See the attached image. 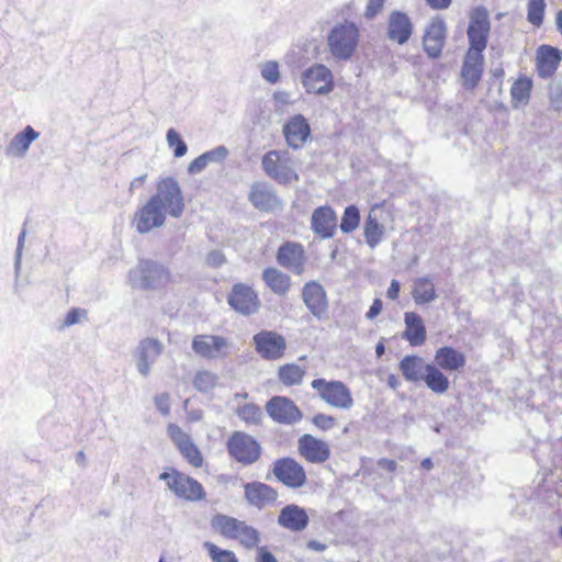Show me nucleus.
I'll return each instance as SVG.
<instances>
[{
  "instance_id": "8",
  "label": "nucleus",
  "mask_w": 562,
  "mask_h": 562,
  "mask_svg": "<svg viewBox=\"0 0 562 562\" xmlns=\"http://www.w3.org/2000/svg\"><path fill=\"white\" fill-rule=\"evenodd\" d=\"M490 30L491 22L487 10L482 7L474 9L467 32L470 45L468 52L475 55L476 53L482 54L486 48Z\"/></svg>"
},
{
  "instance_id": "20",
  "label": "nucleus",
  "mask_w": 562,
  "mask_h": 562,
  "mask_svg": "<svg viewBox=\"0 0 562 562\" xmlns=\"http://www.w3.org/2000/svg\"><path fill=\"white\" fill-rule=\"evenodd\" d=\"M300 454L311 463H323L330 456L329 445L321 439L305 434L299 439Z\"/></svg>"
},
{
  "instance_id": "15",
  "label": "nucleus",
  "mask_w": 562,
  "mask_h": 562,
  "mask_svg": "<svg viewBox=\"0 0 562 562\" xmlns=\"http://www.w3.org/2000/svg\"><path fill=\"white\" fill-rule=\"evenodd\" d=\"M167 432L181 456L194 468L203 464V456L191 437L176 424H169Z\"/></svg>"
},
{
  "instance_id": "42",
  "label": "nucleus",
  "mask_w": 562,
  "mask_h": 562,
  "mask_svg": "<svg viewBox=\"0 0 562 562\" xmlns=\"http://www.w3.org/2000/svg\"><path fill=\"white\" fill-rule=\"evenodd\" d=\"M218 382V375L210 370H199L193 379V386L202 393L211 392Z\"/></svg>"
},
{
  "instance_id": "9",
  "label": "nucleus",
  "mask_w": 562,
  "mask_h": 562,
  "mask_svg": "<svg viewBox=\"0 0 562 562\" xmlns=\"http://www.w3.org/2000/svg\"><path fill=\"white\" fill-rule=\"evenodd\" d=\"M226 446L229 456L245 465L255 463L261 454V447L258 441L241 431L233 432Z\"/></svg>"
},
{
  "instance_id": "46",
  "label": "nucleus",
  "mask_w": 562,
  "mask_h": 562,
  "mask_svg": "<svg viewBox=\"0 0 562 562\" xmlns=\"http://www.w3.org/2000/svg\"><path fill=\"white\" fill-rule=\"evenodd\" d=\"M359 222L360 215L358 209L355 205H350L346 207L344 212L340 223V229L344 233H351L358 227Z\"/></svg>"
},
{
  "instance_id": "64",
  "label": "nucleus",
  "mask_w": 562,
  "mask_h": 562,
  "mask_svg": "<svg viewBox=\"0 0 562 562\" xmlns=\"http://www.w3.org/2000/svg\"><path fill=\"white\" fill-rule=\"evenodd\" d=\"M203 417V412L201 409H191L188 412V420L191 423H195L201 420Z\"/></svg>"
},
{
  "instance_id": "11",
  "label": "nucleus",
  "mask_w": 562,
  "mask_h": 562,
  "mask_svg": "<svg viewBox=\"0 0 562 562\" xmlns=\"http://www.w3.org/2000/svg\"><path fill=\"white\" fill-rule=\"evenodd\" d=\"M164 344L157 338L142 339L132 352L137 372L147 378L153 370V366L164 352Z\"/></svg>"
},
{
  "instance_id": "34",
  "label": "nucleus",
  "mask_w": 562,
  "mask_h": 562,
  "mask_svg": "<svg viewBox=\"0 0 562 562\" xmlns=\"http://www.w3.org/2000/svg\"><path fill=\"white\" fill-rule=\"evenodd\" d=\"M228 155V149L225 146H217L214 149L203 153L188 166L190 175H198L202 172L210 164H220Z\"/></svg>"
},
{
  "instance_id": "22",
  "label": "nucleus",
  "mask_w": 562,
  "mask_h": 562,
  "mask_svg": "<svg viewBox=\"0 0 562 562\" xmlns=\"http://www.w3.org/2000/svg\"><path fill=\"white\" fill-rule=\"evenodd\" d=\"M278 262L285 269L295 274H302L304 271L305 256L302 245L296 243H285L277 254Z\"/></svg>"
},
{
  "instance_id": "29",
  "label": "nucleus",
  "mask_w": 562,
  "mask_h": 562,
  "mask_svg": "<svg viewBox=\"0 0 562 562\" xmlns=\"http://www.w3.org/2000/svg\"><path fill=\"white\" fill-rule=\"evenodd\" d=\"M336 227L335 212L328 206H319L312 214V228L315 234L323 238L334 235Z\"/></svg>"
},
{
  "instance_id": "1",
  "label": "nucleus",
  "mask_w": 562,
  "mask_h": 562,
  "mask_svg": "<svg viewBox=\"0 0 562 562\" xmlns=\"http://www.w3.org/2000/svg\"><path fill=\"white\" fill-rule=\"evenodd\" d=\"M360 42V29L353 21L336 22L326 34V47L338 61H348L356 54Z\"/></svg>"
},
{
  "instance_id": "24",
  "label": "nucleus",
  "mask_w": 562,
  "mask_h": 562,
  "mask_svg": "<svg viewBox=\"0 0 562 562\" xmlns=\"http://www.w3.org/2000/svg\"><path fill=\"white\" fill-rule=\"evenodd\" d=\"M246 501L257 508H263L272 504L277 497V492L269 485L261 482H251L244 485Z\"/></svg>"
},
{
  "instance_id": "7",
  "label": "nucleus",
  "mask_w": 562,
  "mask_h": 562,
  "mask_svg": "<svg viewBox=\"0 0 562 562\" xmlns=\"http://www.w3.org/2000/svg\"><path fill=\"white\" fill-rule=\"evenodd\" d=\"M159 480L165 481L168 488L180 498L190 502L205 498L203 486L193 477L180 473L177 470L161 473Z\"/></svg>"
},
{
  "instance_id": "26",
  "label": "nucleus",
  "mask_w": 562,
  "mask_h": 562,
  "mask_svg": "<svg viewBox=\"0 0 562 562\" xmlns=\"http://www.w3.org/2000/svg\"><path fill=\"white\" fill-rule=\"evenodd\" d=\"M404 324L403 339L408 341L411 346H422L427 338V330L422 316L415 312H406Z\"/></svg>"
},
{
  "instance_id": "59",
  "label": "nucleus",
  "mask_w": 562,
  "mask_h": 562,
  "mask_svg": "<svg viewBox=\"0 0 562 562\" xmlns=\"http://www.w3.org/2000/svg\"><path fill=\"white\" fill-rule=\"evenodd\" d=\"M257 562H278L272 553L267 551L263 547L258 548Z\"/></svg>"
},
{
  "instance_id": "21",
  "label": "nucleus",
  "mask_w": 562,
  "mask_h": 562,
  "mask_svg": "<svg viewBox=\"0 0 562 562\" xmlns=\"http://www.w3.org/2000/svg\"><path fill=\"white\" fill-rule=\"evenodd\" d=\"M283 134L286 144L297 149L307 140L311 135V127L307 120L302 114H296L286 121L283 126Z\"/></svg>"
},
{
  "instance_id": "5",
  "label": "nucleus",
  "mask_w": 562,
  "mask_h": 562,
  "mask_svg": "<svg viewBox=\"0 0 562 562\" xmlns=\"http://www.w3.org/2000/svg\"><path fill=\"white\" fill-rule=\"evenodd\" d=\"M261 165L265 172L279 183L286 184L299 179L294 162L285 151H268L263 155Z\"/></svg>"
},
{
  "instance_id": "61",
  "label": "nucleus",
  "mask_w": 562,
  "mask_h": 562,
  "mask_svg": "<svg viewBox=\"0 0 562 562\" xmlns=\"http://www.w3.org/2000/svg\"><path fill=\"white\" fill-rule=\"evenodd\" d=\"M147 179V175L144 173L139 177H136L134 178L131 183H130V192L131 193H134L137 189H139L140 187H143V184L145 183Z\"/></svg>"
},
{
  "instance_id": "10",
  "label": "nucleus",
  "mask_w": 562,
  "mask_h": 562,
  "mask_svg": "<svg viewBox=\"0 0 562 562\" xmlns=\"http://www.w3.org/2000/svg\"><path fill=\"white\" fill-rule=\"evenodd\" d=\"M301 82L307 93L325 95L335 88L331 70L323 64H314L301 75Z\"/></svg>"
},
{
  "instance_id": "60",
  "label": "nucleus",
  "mask_w": 562,
  "mask_h": 562,
  "mask_svg": "<svg viewBox=\"0 0 562 562\" xmlns=\"http://www.w3.org/2000/svg\"><path fill=\"white\" fill-rule=\"evenodd\" d=\"M401 290V285L396 280H392L386 291V295L390 300H396Z\"/></svg>"
},
{
  "instance_id": "33",
  "label": "nucleus",
  "mask_w": 562,
  "mask_h": 562,
  "mask_svg": "<svg viewBox=\"0 0 562 562\" xmlns=\"http://www.w3.org/2000/svg\"><path fill=\"white\" fill-rule=\"evenodd\" d=\"M436 366L446 371H458L465 364V357L452 347H441L435 353Z\"/></svg>"
},
{
  "instance_id": "48",
  "label": "nucleus",
  "mask_w": 562,
  "mask_h": 562,
  "mask_svg": "<svg viewBox=\"0 0 562 562\" xmlns=\"http://www.w3.org/2000/svg\"><path fill=\"white\" fill-rule=\"evenodd\" d=\"M166 140L169 147L175 148V157L180 158L187 154V144L181 139L180 134L173 128L168 130Z\"/></svg>"
},
{
  "instance_id": "25",
  "label": "nucleus",
  "mask_w": 562,
  "mask_h": 562,
  "mask_svg": "<svg viewBox=\"0 0 562 562\" xmlns=\"http://www.w3.org/2000/svg\"><path fill=\"white\" fill-rule=\"evenodd\" d=\"M483 54H473L467 52L462 69L461 79L467 89H473L480 81L483 72Z\"/></svg>"
},
{
  "instance_id": "47",
  "label": "nucleus",
  "mask_w": 562,
  "mask_h": 562,
  "mask_svg": "<svg viewBox=\"0 0 562 562\" xmlns=\"http://www.w3.org/2000/svg\"><path fill=\"white\" fill-rule=\"evenodd\" d=\"M239 543L245 547L246 549H252L255 548L259 542V532L252 528L251 526H248L246 522L243 525V527L239 529L238 537L236 538Z\"/></svg>"
},
{
  "instance_id": "37",
  "label": "nucleus",
  "mask_w": 562,
  "mask_h": 562,
  "mask_svg": "<svg viewBox=\"0 0 562 562\" xmlns=\"http://www.w3.org/2000/svg\"><path fill=\"white\" fill-rule=\"evenodd\" d=\"M244 524L245 521L223 514L215 515L211 520L212 528L228 539L237 538Z\"/></svg>"
},
{
  "instance_id": "18",
  "label": "nucleus",
  "mask_w": 562,
  "mask_h": 562,
  "mask_svg": "<svg viewBox=\"0 0 562 562\" xmlns=\"http://www.w3.org/2000/svg\"><path fill=\"white\" fill-rule=\"evenodd\" d=\"M273 474L289 487H301L306 482L303 467L291 458L278 460L273 467Z\"/></svg>"
},
{
  "instance_id": "58",
  "label": "nucleus",
  "mask_w": 562,
  "mask_h": 562,
  "mask_svg": "<svg viewBox=\"0 0 562 562\" xmlns=\"http://www.w3.org/2000/svg\"><path fill=\"white\" fill-rule=\"evenodd\" d=\"M273 100L281 105L291 104V94L286 91H276L273 93Z\"/></svg>"
},
{
  "instance_id": "57",
  "label": "nucleus",
  "mask_w": 562,
  "mask_h": 562,
  "mask_svg": "<svg viewBox=\"0 0 562 562\" xmlns=\"http://www.w3.org/2000/svg\"><path fill=\"white\" fill-rule=\"evenodd\" d=\"M24 239H25V231H22L19 236V240H18L16 257H15V263H14L16 273L19 272L20 266H21V255H22V248L24 245Z\"/></svg>"
},
{
  "instance_id": "52",
  "label": "nucleus",
  "mask_w": 562,
  "mask_h": 562,
  "mask_svg": "<svg viewBox=\"0 0 562 562\" xmlns=\"http://www.w3.org/2000/svg\"><path fill=\"white\" fill-rule=\"evenodd\" d=\"M313 424L323 430H328L334 427L335 418L325 414H317L313 417Z\"/></svg>"
},
{
  "instance_id": "19",
  "label": "nucleus",
  "mask_w": 562,
  "mask_h": 562,
  "mask_svg": "<svg viewBox=\"0 0 562 562\" xmlns=\"http://www.w3.org/2000/svg\"><path fill=\"white\" fill-rule=\"evenodd\" d=\"M266 408L269 416L280 424H294L302 418L297 406L286 397H272Z\"/></svg>"
},
{
  "instance_id": "23",
  "label": "nucleus",
  "mask_w": 562,
  "mask_h": 562,
  "mask_svg": "<svg viewBox=\"0 0 562 562\" xmlns=\"http://www.w3.org/2000/svg\"><path fill=\"white\" fill-rule=\"evenodd\" d=\"M413 33V24L408 15L401 11H392L387 20V37L400 45L405 44Z\"/></svg>"
},
{
  "instance_id": "38",
  "label": "nucleus",
  "mask_w": 562,
  "mask_h": 562,
  "mask_svg": "<svg viewBox=\"0 0 562 562\" xmlns=\"http://www.w3.org/2000/svg\"><path fill=\"white\" fill-rule=\"evenodd\" d=\"M441 368L436 364H428V369L422 381L427 387L436 394H443L449 390V379L441 372Z\"/></svg>"
},
{
  "instance_id": "63",
  "label": "nucleus",
  "mask_w": 562,
  "mask_h": 562,
  "mask_svg": "<svg viewBox=\"0 0 562 562\" xmlns=\"http://www.w3.org/2000/svg\"><path fill=\"white\" fill-rule=\"evenodd\" d=\"M427 3L434 8V9H447L450 3H451V0H426Z\"/></svg>"
},
{
  "instance_id": "30",
  "label": "nucleus",
  "mask_w": 562,
  "mask_h": 562,
  "mask_svg": "<svg viewBox=\"0 0 562 562\" xmlns=\"http://www.w3.org/2000/svg\"><path fill=\"white\" fill-rule=\"evenodd\" d=\"M562 53L552 46L542 45L537 52V69L541 77H550L557 70Z\"/></svg>"
},
{
  "instance_id": "55",
  "label": "nucleus",
  "mask_w": 562,
  "mask_h": 562,
  "mask_svg": "<svg viewBox=\"0 0 562 562\" xmlns=\"http://www.w3.org/2000/svg\"><path fill=\"white\" fill-rule=\"evenodd\" d=\"M206 262L211 267H220L225 262V256L221 250H212L206 256Z\"/></svg>"
},
{
  "instance_id": "16",
  "label": "nucleus",
  "mask_w": 562,
  "mask_h": 562,
  "mask_svg": "<svg viewBox=\"0 0 562 562\" xmlns=\"http://www.w3.org/2000/svg\"><path fill=\"white\" fill-rule=\"evenodd\" d=\"M447 25L439 18H432L425 30L423 37V47L430 58H438L441 55L446 43Z\"/></svg>"
},
{
  "instance_id": "14",
  "label": "nucleus",
  "mask_w": 562,
  "mask_h": 562,
  "mask_svg": "<svg viewBox=\"0 0 562 562\" xmlns=\"http://www.w3.org/2000/svg\"><path fill=\"white\" fill-rule=\"evenodd\" d=\"M256 351L266 360L280 359L285 351V338L271 330H261L252 338Z\"/></svg>"
},
{
  "instance_id": "28",
  "label": "nucleus",
  "mask_w": 562,
  "mask_h": 562,
  "mask_svg": "<svg viewBox=\"0 0 562 562\" xmlns=\"http://www.w3.org/2000/svg\"><path fill=\"white\" fill-rule=\"evenodd\" d=\"M278 524L291 531H302L308 524V516L304 508L297 505H286L278 517Z\"/></svg>"
},
{
  "instance_id": "12",
  "label": "nucleus",
  "mask_w": 562,
  "mask_h": 562,
  "mask_svg": "<svg viewBox=\"0 0 562 562\" xmlns=\"http://www.w3.org/2000/svg\"><path fill=\"white\" fill-rule=\"evenodd\" d=\"M166 217L167 214L149 198L144 205L136 210L132 224L138 234H147L155 228L162 227Z\"/></svg>"
},
{
  "instance_id": "39",
  "label": "nucleus",
  "mask_w": 562,
  "mask_h": 562,
  "mask_svg": "<svg viewBox=\"0 0 562 562\" xmlns=\"http://www.w3.org/2000/svg\"><path fill=\"white\" fill-rule=\"evenodd\" d=\"M376 207H373L369 213V216L364 223V238L367 244L371 248H375L384 235V227L373 216V212Z\"/></svg>"
},
{
  "instance_id": "4",
  "label": "nucleus",
  "mask_w": 562,
  "mask_h": 562,
  "mask_svg": "<svg viewBox=\"0 0 562 562\" xmlns=\"http://www.w3.org/2000/svg\"><path fill=\"white\" fill-rule=\"evenodd\" d=\"M311 385L322 401L335 408L347 411L353 406L351 392L341 381L315 379Z\"/></svg>"
},
{
  "instance_id": "2",
  "label": "nucleus",
  "mask_w": 562,
  "mask_h": 562,
  "mask_svg": "<svg viewBox=\"0 0 562 562\" xmlns=\"http://www.w3.org/2000/svg\"><path fill=\"white\" fill-rule=\"evenodd\" d=\"M132 288L142 290H157L166 286L171 276L162 265L153 260H139L127 273Z\"/></svg>"
},
{
  "instance_id": "35",
  "label": "nucleus",
  "mask_w": 562,
  "mask_h": 562,
  "mask_svg": "<svg viewBox=\"0 0 562 562\" xmlns=\"http://www.w3.org/2000/svg\"><path fill=\"white\" fill-rule=\"evenodd\" d=\"M412 297L417 305L431 303L437 299L435 284L429 277L413 280Z\"/></svg>"
},
{
  "instance_id": "44",
  "label": "nucleus",
  "mask_w": 562,
  "mask_h": 562,
  "mask_svg": "<svg viewBox=\"0 0 562 562\" xmlns=\"http://www.w3.org/2000/svg\"><path fill=\"white\" fill-rule=\"evenodd\" d=\"M236 413L241 420L250 425H258L262 418L260 407L251 403L238 407Z\"/></svg>"
},
{
  "instance_id": "53",
  "label": "nucleus",
  "mask_w": 562,
  "mask_h": 562,
  "mask_svg": "<svg viewBox=\"0 0 562 562\" xmlns=\"http://www.w3.org/2000/svg\"><path fill=\"white\" fill-rule=\"evenodd\" d=\"M87 312L81 308H74L70 312L67 313L64 325L65 326H71L80 322L81 318L86 317Z\"/></svg>"
},
{
  "instance_id": "3",
  "label": "nucleus",
  "mask_w": 562,
  "mask_h": 562,
  "mask_svg": "<svg viewBox=\"0 0 562 562\" xmlns=\"http://www.w3.org/2000/svg\"><path fill=\"white\" fill-rule=\"evenodd\" d=\"M164 213L179 218L184 211V198L179 182L172 177L160 179L156 186V193L150 196Z\"/></svg>"
},
{
  "instance_id": "6",
  "label": "nucleus",
  "mask_w": 562,
  "mask_h": 562,
  "mask_svg": "<svg viewBox=\"0 0 562 562\" xmlns=\"http://www.w3.org/2000/svg\"><path fill=\"white\" fill-rule=\"evenodd\" d=\"M234 344L231 339L220 335L200 334L192 339V350L201 358L207 360H222L229 356Z\"/></svg>"
},
{
  "instance_id": "17",
  "label": "nucleus",
  "mask_w": 562,
  "mask_h": 562,
  "mask_svg": "<svg viewBox=\"0 0 562 562\" xmlns=\"http://www.w3.org/2000/svg\"><path fill=\"white\" fill-rule=\"evenodd\" d=\"M228 303L236 312L241 315H251L259 308V299L257 293L248 285L237 283L233 286L228 295Z\"/></svg>"
},
{
  "instance_id": "32",
  "label": "nucleus",
  "mask_w": 562,
  "mask_h": 562,
  "mask_svg": "<svg viewBox=\"0 0 562 562\" xmlns=\"http://www.w3.org/2000/svg\"><path fill=\"white\" fill-rule=\"evenodd\" d=\"M428 364L422 357L405 356L401 360L398 368L406 381L416 383L423 380Z\"/></svg>"
},
{
  "instance_id": "43",
  "label": "nucleus",
  "mask_w": 562,
  "mask_h": 562,
  "mask_svg": "<svg viewBox=\"0 0 562 562\" xmlns=\"http://www.w3.org/2000/svg\"><path fill=\"white\" fill-rule=\"evenodd\" d=\"M204 548L207 550L212 562H238L236 554L231 550H224L216 544L206 541Z\"/></svg>"
},
{
  "instance_id": "49",
  "label": "nucleus",
  "mask_w": 562,
  "mask_h": 562,
  "mask_svg": "<svg viewBox=\"0 0 562 562\" xmlns=\"http://www.w3.org/2000/svg\"><path fill=\"white\" fill-rule=\"evenodd\" d=\"M260 75L269 83H277L281 74L279 70V64L274 60H268L260 65Z\"/></svg>"
},
{
  "instance_id": "13",
  "label": "nucleus",
  "mask_w": 562,
  "mask_h": 562,
  "mask_svg": "<svg viewBox=\"0 0 562 562\" xmlns=\"http://www.w3.org/2000/svg\"><path fill=\"white\" fill-rule=\"evenodd\" d=\"M302 300L310 313L317 319L328 314V297L324 286L317 281L306 282L302 288Z\"/></svg>"
},
{
  "instance_id": "45",
  "label": "nucleus",
  "mask_w": 562,
  "mask_h": 562,
  "mask_svg": "<svg viewBox=\"0 0 562 562\" xmlns=\"http://www.w3.org/2000/svg\"><path fill=\"white\" fill-rule=\"evenodd\" d=\"M544 10V0H529L527 10L528 22L539 27L543 21Z\"/></svg>"
},
{
  "instance_id": "50",
  "label": "nucleus",
  "mask_w": 562,
  "mask_h": 562,
  "mask_svg": "<svg viewBox=\"0 0 562 562\" xmlns=\"http://www.w3.org/2000/svg\"><path fill=\"white\" fill-rule=\"evenodd\" d=\"M385 0H368L364 9V18L367 20L374 19L384 8Z\"/></svg>"
},
{
  "instance_id": "40",
  "label": "nucleus",
  "mask_w": 562,
  "mask_h": 562,
  "mask_svg": "<svg viewBox=\"0 0 562 562\" xmlns=\"http://www.w3.org/2000/svg\"><path fill=\"white\" fill-rule=\"evenodd\" d=\"M531 87V80L528 78H519L514 82L510 89L512 103L514 108L517 109L520 105L527 104L530 98Z\"/></svg>"
},
{
  "instance_id": "51",
  "label": "nucleus",
  "mask_w": 562,
  "mask_h": 562,
  "mask_svg": "<svg viewBox=\"0 0 562 562\" xmlns=\"http://www.w3.org/2000/svg\"><path fill=\"white\" fill-rule=\"evenodd\" d=\"M156 408L165 416L170 413V396L168 393H160L154 397Z\"/></svg>"
},
{
  "instance_id": "41",
  "label": "nucleus",
  "mask_w": 562,
  "mask_h": 562,
  "mask_svg": "<svg viewBox=\"0 0 562 562\" xmlns=\"http://www.w3.org/2000/svg\"><path fill=\"white\" fill-rule=\"evenodd\" d=\"M305 375V371L295 363H288L279 368V379L286 385H299Z\"/></svg>"
},
{
  "instance_id": "27",
  "label": "nucleus",
  "mask_w": 562,
  "mask_h": 562,
  "mask_svg": "<svg viewBox=\"0 0 562 562\" xmlns=\"http://www.w3.org/2000/svg\"><path fill=\"white\" fill-rule=\"evenodd\" d=\"M249 200L260 211H273L280 206V201L273 189L267 183L254 184L249 192Z\"/></svg>"
},
{
  "instance_id": "31",
  "label": "nucleus",
  "mask_w": 562,
  "mask_h": 562,
  "mask_svg": "<svg viewBox=\"0 0 562 562\" xmlns=\"http://www.w3.org/2000/svg\"><path fill=\"white\" fill-rule=\"evenodd\" d=\"M38 137L40 134L32 126L27 125L22 132L12 137L4 153L9 157H24L32 142Z\"/></svg>"
},
{
  "instance_id": "56",
  "label": "nucleus",
  "mask_w": 562,
  "mask_h": 562,
  "mask_svg": "<svg viewBox=\"0 0 562 562\" xmlns=\"http://www.w3.org/2000/svg\"><path fill=\"white\" fill-rule=\"evenodd\" d=\"M382 301L380 299H375L370 306L369 311L366 314L368 319H374L378 315H380L382 311Z\"/></svg>"
},
{
  "instance_id": "36",
  "label": "nucleus",
  "mask_w": 562,
  "mask_h": 562,
  "mask_svg": "<svg viewBox=\"0 0 562 562\" xmlns=\"http://www.w3.org/2000/svg\"><path fill=\"white\" fill-rule=\"evenodd\" d=\"M262 279L267 286L278 295H284L291 286V279L288 274L277 268H267L262 272Z\"/></svg>"
},
{
  "instance_id": "54",
  "label": "nucleus",
  "mask_w": 562,
  "mask_h": 562,
  "mask_svg": "<svg viewBox=\"0 0 562 562\" xmlns=\"http://www.w3.org/2000/svg\"><path fill=\"white\" fill-rule=\"evenodd\" d=\"M550 104L554 111H562V88H551Z\"/></svg>"
},
{
  "instance_id": "62",
  "label": "nucleus",
  "mask_w": 562,
  "mask_h": 562,
  "mask_svg": "<svg viewBox=\"0 0 562 562\" xmlns=\"http://www.w3.org/2000/svg\"><path fill=\"white\" fill-rule=\"evenodd\" d=\"M379 467L390 471V472H394L396 470V462L393 461V460H390V459H380L379 462H378Z\"/></svg>"
}]
</instances>
